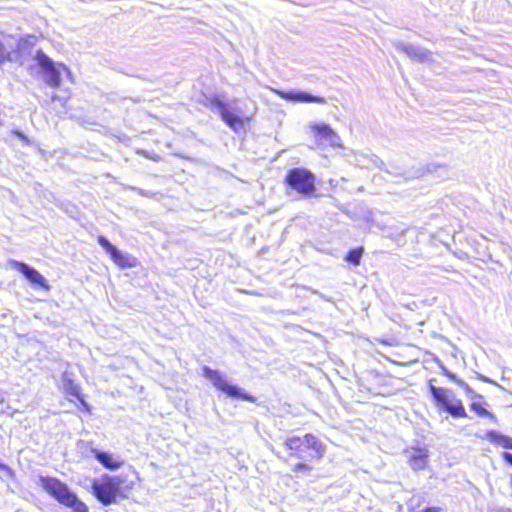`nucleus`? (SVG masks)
I'll return each mask as SVG.
<instances>
[{
	"label": "nucleus",
	"mask_w": 512,
	"mask_h": 512,
	"mask_svg": "<svg viewBox=\"0 0 512 512\" xmlns=\"http://www.w3.org/2000/svg\"><path fill=\"white\" fill-rule=\"evenodd\" d=\"M39 483L43 490L51 497L60 504L72 509L73 512H89L87 505L78 498L66 483L58 478L40 476Z\"/></svg>",
	"instance_id": "obj_1"
},
{
	"label": "nucleus",
	"mask_w": 512,
	"mask_h": 512,
	"mask_svg": "<svg viewBox=\"0 0 512 512\" xmlns=\"http://www.w3.org/2000/svg\"><path fill=\"white\" fill-rule=\"evenodd\" d=\"M202 375L208 379L212 385L227 397L234 400H243L255 403L257 398L247 393L243 388L234 385L228 381L227 377L219 370H214L209 366H203Z\"/></svg>",
	"instance_id": "obj_2"
},
{
	"label": "nucleus",
	"mask_w": 512,
	"mask_h": 512,
	"mask_svg": "<svg viewBox=\"0 0 512 512\" xmlns=\"http://www.w3.org/2000/svg\"><path fill=\"white\" fill-rule=\"evenodd\" d=\"M124 480L120 476H111L108 474L92 482V494L104 506H109L117 502L121 495V489Z\"/></svg>",
	"instance_id": "obj_3"
},
{
	"label": "nucleus",
	"mask_w": 512,
	"mask_h": 512,
	"mask_svg": "<svg viewBox=\"0 0 512 512\" xmlns=\"http://www.w3.org/2000/svg\"><path fill=\"white\" fill-rule=\"evenodd\" d=\"M428 389L433 401L439 409L454 418L468 417L462 401L456 398L453 391L447 388L437 387L432 383L429 384Z\"/></svg>",
	"instance_id": "obj_4"
},
{
	"label": "nucleus",
	"mask_w": 512,
	"mask_h": 512,
	"mask_svg": "<svg viewBox=\"0 0 512 512\" xmlns=\"http://www.w3.org/2000/svg\"><path fill=\"white\" fill-rule=\"evenodd\" d=\"M315 175L303 167H295L288 170L285 176V184L291 190L296 191L301 198H310L316 191Z\"/></svg>",
	"instance_id": "obj_5"
},
{
	"label": "nucleus",
	"mask_w": 512,
	"mask_h": 512,
	"mask_svg": "<svg viewBox=\"0 0 512 512\" xmlns=\"http://www.w3.org/2000/svg\"><path fill=\"white\" fill-rule=\"evenodd\" d=\"M373 163L380 169H385L388 173L395 176H402L406 179L419 178L426 174H437L439 178H444L448 174V169L445 164H439L436 162H431L427 164L425 167H418L415 170H401L399 168H394L391 166V169L386 168V164L377 156H374Z\"/></svg>",
	"instance_id": "obj_6"
},
{
	"label": "nucleus",
	"mask_w": 512,
	"mask_h": 512,
	"mask_svg": "<svg viewBox=\"0 0 512 512\" xmlns=\"http://www.w3.org/2000/svg\"><path fill=\"white\" fill-rule=\"evenodd\" d=\"M44 81L50 87L56 88L61 83V69L64 70L68 76H71L70 70L64 64H56L50 57H48L41 49L35 52L33 57Z\"/></svg>",
	"instance_id": "obj_7"
},
{
	"label": "nucleus",
	"mask_w": 512,
	"mask_h": 512,
	"mask_svg": "<svg viewBox=\"0 0 512 512\" xmlns=\"http://www.w3.org/2000/svg\"><path fill=\"white\" fill-rule=\"evenodd\" d=\"M97 242L110 256L111 260L120 268H134L137 266V258L128 253L122 252L114 244H112L105 236L99 235L97 238Z\"/></svg>",
	"instance_id": "obj_8"
},
{
	"label": "nucleus",
	"mask_w": 512,
	"mask_h": 512,
	"mask_svg": "<svg viewBox=\"0 0 512 512\" xmlns=\"http://www.w3.org/2000/svg\"><path fill=\"white\" fill-rule=\"evenodd\" d=\"M212 109L216 110L222 121L230 127L233 131L238 132L244 127V121L242 117L236 114L229 104L225 103L218 97H213L210 100Z\"/></svg>",
	"instance_id": "obj_9"
},
{
	"label": "nucleus",
	"mask_w": 512,
	"mask_h": 512,
	"mask_svg": "<svg viewBox=\"0 0 512 512\" xmlns=\"http://www.w3.org/2000/svg\"><path fill=\"white\" fill-rule=\"evenodd\" d=\"M274 93L280 96L282 99L296 102V103H317V104H326V99L322 96L313 95L310 92L291 89L288 91L272 89Z\"/></svg>",
	"instance_id": "obj_10"
},
{
	"label": "nucleus",
	"mask_w": 512,
	"mask_h": 512,
	"mask_svg": "<svg viewBox=\"0 0 512 512\" xmlns=\"http://www.w3.org/2000/svg\"><path fill=\"white\" fill-rule=\"evenodd\" d=\"M9 264L11 267L18 270L34 286L44 289L49 288L44 276H42L34 267L16 260H10Z\"/></svg>",
	"instance_id": "obj_11"
},
{
	"label": "nucleus",
	"mask_w": 512,
	"mask_h": 512,
	"mask_svg": "<svg viewBox=\"0 0 512 512\" xmlns=\"http://www.w3.org/2000/svg\"><path fill=\"white\" fill-rule=\"evenodd\" d=\"M394 47L396 50L405 53L413 61L424 63L430 59V52L421 46L397 41L394 43Z\"/></svg>",
	"instance_id": "obj_12"
},
{
	"label": "nucleus",
	"mask_w": 512,
	"mask_h": 512,
	"mask_svg": "<svg viewBox=\"0 0 512 512\" xmlns=\"http://www.w3.org/2000/svg\"><path fill=\"white\" fill-rule=\"evenodd\" d=\"M310 129L315 137L325 140L332 147H340L339 135L326 123H311Z\"/></svg>",
	"instance_id": "obj_13"
},
{
	"label": "nucleus",
	"mask_w": 512,
	"mask_h": 512,
	"mask_svg": "<svg viewBox=\"0 0 512 512\" xmlns=\"http://www.w3.org/2000/svg\"><path fill=\"white\" fill-rule=\"evenodd\" d=\"M90 452L104 468L111 471L119 469L124 463L120 456H115L107 451H101L97 448L92 447L90 449Z\"/></svg>",
	"instance_id": "obj_14"
},
{
	"label": "nucleus",
	"mask_w": 512,
	"mask_h": 512,
	"mask_svg": "<svg viewBox=\"0 0 512 512\" xmlns=\"http://www.w3.org/2000/svg\"><path fill=\"white\" fill-rule=\"evenodd\" d=\"M408 463L414 471L423 470L428 462V451L425 448H415L408 451Z\"/></svg>",
	"instance_id": "obj_15"
},
{
	"label": "nucleus",
	"mask_w": 512,
	"mask_h": 512,
	"mask_svg": "<svg viewBox=\"0 0 512 512\" xmlns=\"http://www.w3.org/2000/svg\"><path fill=\"white\" fill-rule=\"evenodd\" d=\"M304 442V446L312 451L310 454L312 459L319 461L323 458L325 454V445L316 436L308 433L304 436Z\"/></svg>",
	"instance_id": "obj_16"
},
{
	"label": "nucleus",
	"mask_w": 512,
	"mask_h": 512,
	"mask_svg": "<svg viewBox=\"0 0 512 512\" xmlns=\"http://www.w3.org/2000/svg\"><path fill=\"white\" fill-rule=\"evenodd\" d=\"M62 388L70 401H72V398L80 399L82 395L81 387L66 372L62 375Z\"/></svg>",
	"instance_id": "obj_17"
},
{
	"label": "nucleus",
	"mask_w": 512,
	"mask_h": 512,
	"mask_svg": "<svg viewBox=\"0 0 512 512\" xmlns=\"http://www.w3.org/2000/svg\"><path fill=\"white\" fill-rule=\"evenodd\" d=\"M486 439L502 448L512 450V437L504 435L496 430H488L486 432Z\"/></svg>",
	"instance_id": "obj_18"
},
{
	"label": "nucleus",
	"mask_w": 512,
	"mask_h": 512,
	"mask_svg": "<svg viewBox=\"0 0 512 512\" xmlns=\"http://www.w3.org/2000/svg\"><path fill=\"white\" fill-rule=\"evenodd\" d=\"M470 409L475 412L478 416L480 417H488L490 418L491 420H493L494 422L497 421L496 419V416L489 412L483 405L481 402H478V401H473L470 405Z\"/></svg>",
	"instance_id": "obj_19"
},
{
	"label": "nucleus",
	"mask_w": 512,
	"mask_h": 512,
	"mask_svg": "<svg viewBox=\"0 0 512 512\" xmlns=\"http://www.w3.org/2000/svg\"><path fill=\"white\" fill-rule=\"evenodd\" d=\"M363 252H364L363 247H357V248L350 249L345 256V260L352 265H355V266L359 265L362 255H363Z\"/></svg>",
	"instance_id": "obj_20"
},
{
	"label": "nucleus",
	"mask_w": 512,
	"mask_h": 512,
	"mask_svg": "<svg viewBox=\"0 0 512 512\" xmlns=\"http://www.w3.org/2000/svg\"><path fill=\"white\" fill-rule=\"evenodd\" d=\"M304 444V437L300 438L299 436L289 437L285 441V446L291 451V453L300 451Z\"/></svg>",
	"instance_id": "obj_21"
},
{
	"label": "nucleus",
	"mask_w": 512,
	"mask_h": 512,
	"mask_svg": "<svg viewBox=\"0 0 512 512\" xmlns=\"http://www.w3.org/2000/svg\"><path fill=\"white\" fill-rule=\"evenodd\" d=\"M11 135L17 138L23 145H28L30 143L28 137L20 130L11 131Z\"/></svg>",
	"instance_id": "obj_22"
},
{
	"label": "nucleus",
	"mask_w": 512,
	"mask_h": 512,
	"mask_svg": "<svg viewBox=\"0 0 512 512\" xmlns=\"http://www.w3.org/2000/svg\"><path fill=\"white\" fill-rule=\"evenodd\" d=\"M311 470H312V467H311V466H309V465H308V464H306V463H303V462H299V463H297V464L293 467V469H292V471H293L294 473H299V472H310Z\"/></svg>",
	"instance_id": "obj_23"
},
{
	"label": "nucleus",
	"mask_w": 512,
	"mask_h": 512,
	"mask_svg": "<svg viewBox=\"0 0 512 512\" xmlns=\"http://www.w3.org/2000/svg\"><path fill=\"white\" fill-rule=\"evenodd\" d=\"M81 405V408L87 412H90V405L87 403V401L84 399L83 394L81 395L80 399H77Z\"/></svg>",
	"instance_id": "obj_24"
},
{
	"label": "nucleus",
	"mask_w": 512,
	"mask_h": 512,
	"mask_svg": "<svg viewBox=\"0 0 512 512\" xmlns=\"http://www.w3.org/2000/svg\"><path fill=\"white\" fill-rule=\"evenodd\" d=\"M501 455H502L503 460L512 466V453L503 452Z\"/></svg>",
	"instance_id": "obj_25"
},
{
	"label": "nucleus",
	"mask_w": 512,
	"mask_h": 512,
	"mask_svg": "<svg viewBox=\"0 0 512 512\" xmlns=\"http://www.w3.org/2000/svg\"><path fill=\"white\" fill-rule=\"evenodd\" d=\"M468 395H470L472 398H478L482 399L481 395L475 394V392L471 389V387L468 385V389H464Z\"/></svg>",
	"instance_id": "obj_26"
},
{
	"label": "nucleus",
	"mask_w": 512,
	"mask_h": 512,
	"mask_svg": "<svg viewBox=\"0 0 512 512\" xmlns=\"http://www.w3.org/2000/svg\"><path fill=\"white\" fill-rule=\"evenodd\" d=\"M422 512H443V510L439 507H426Z\"/></svg>",
	"instance_id": "obj_27"
},
{
	"label": "nucleus",
	"mask_w": 512,
	"mask_h": 512,
	"mask_svg": "<svg viewBox=\"0 0 512 512\" xmlns=\"http://www.w3.org/2000/svg\"><path fill=\"white\" fill-rule=\"evenodd\" d=\"M444 373H445V375H446L449 379H451V380H452V381H454V382H455V381H456V379L458 378L454 373H452V372L448 371L447 369H444Z\"/></svg>",
	"instance_id": "obj_28"
},
{
	"label": "nucleus",
	"mask_w": 512,
	"mask_h": 512,
	"mask_svg": "<svg viewBox=\"0 0 512 512\" xmlns=\"http://www.w3.org/2000/svg\"><path fill=\"white\" fill-rule=\"evenodd\" d=\"M455 383L463 389H468V384L459 378L456 379Z\"/></svg>",
	"instance_id": "obj_29"
},
{
	"label": "nucleus",
	"mask_w": 512,
	"mask_h": 512,
	"mask_svg": "<svg viewBox=\"0 0 512 512\" xmlns=\"http://www.w3.org/2000/svg\"><path fill=\"white\" fill-rule=\"evenodd\" d=\"M290 455H291V456H295L296 458L301 459V460H303V459H304V456H303V453H302V451H301V450H300V451H298V452H293V453H291Z\"/></svg>",
	"instance_id": "obj_30"
},
{
	"label": "nucleus",
	"mask_w": 512,
	"mask_h": 512,
	"mask_svg": "<svg viewBox=\"0 0 512 512\" xmlns=\"http://www.w3.org/2000/svg\"><path fill=\"white\" fill-rule=\"evenodd\" d=\"M496 512H512V509L508 507H499L496 509Z\"/></svg>",
	"instance_id": "obj_31"
},
{
	"label": "nucleus",
	"mask_w": 512,
	"mask_h": 512,
	"mask_svg": "<svg viewBox=\"0 0 512 512\" xmlns=\"http://www.w3.org/2000/svg\"><path fill=\"white\" fill-rule=\"evenodd\" d=\"M2 472H6L7 474H11V469L2 463Z\"/></svg>",
	"instance_id": "obj_32"
},
{
	"label": "nucleus",
	"mask_w": 512,
	"mask_h": 512,
	"mask_svg": "<svg viewBox=\"0 0 512 512\" xmlns=\"http://www.w3.org/2000/svg\"><path fill=\"white\" fill-rule=\"evenodd\" d=\"M481 379L486 381V382H490V380L488 378L484 377V376H481Z\"/></svg>",
	"instance_id": "obj_33"
},
{
	"label": "nucleus",
	"mask_w": 512,
	"mask_h": 512,
	"mask_svg": "<svg viewBox=\"0 0 512 512\" xmlns=\"http://www.w3.org/2000/svg\"><path fill=\"white\" fill-rule=\"evenodd\" d=\"M143 155L146 157V158H151L150 155H148V153L146 152H143Z\"/></svg>",
	"instance_id": "obj_34"
}]
</instances>
